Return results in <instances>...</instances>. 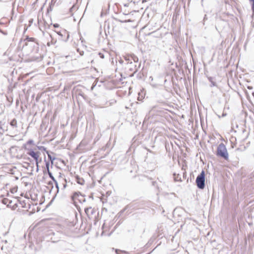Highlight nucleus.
<instances>
[{"label":"nucleus","instance_id":"1","mask_svg":"<svg viewBox=\"0 0 254 254\" xmlns=\"http://www.w3.org/2000/svg\"><path fill=\"white\" fill-rule=\"evenodd\" d=\"M217 155L223 158L225 160L228 159V153L226 147L223 143H221L217 147Z\"/></svg>","mask_w":254,"mask_h":254},{"label":"nucleus","instance_id":"2","mask_svg":"<svg viewBox=\"0 0 254 254\" xmlns=\"http://www.w3.org/2000/svg\"><path fill=\"white\" fill-rule=\"evenodd\" d=\"M196 183L197 187L200 189H204L205 187V173L202 171L201 173L197 177Z\"/></svg>","mask_w":254,"mask_h":254},{"label":"nucleus","instance_id":"3","mask_svg":"<svg viewBox=\"0 0 254 254\" xmlns=\"http://www.w3.org/2000/svg\"><path fill=\"white\" fill-rule=\"evenodd\" d=\"M27 150L28 151L27 154L32 157L35 162H37L41 154L40 152L39 151H34L32 149H27Z\"/></svg>","mask_w":254,"mask_h":254},{"label":"nucleus","instance_id":"4","mask_svg":"<svg viewBox=\"0 0 254 254\" xmlns=\"http://www.w3.org/2000/svg\"><path fill=\"white\" fill-rule=\"evenodd\" d=\"M72 199L73 200L75 199L78 200L80 202L82 201H85V199L84 198L83 196L79 192H75L73 193L72 195Z\"/></svg>","mask_w":254,"mask_h":254},{"label":"nucleus","instance_id":"5","mask_svg":"<svg viewBox=\"0 0 254 254\" xmlns=\"http://www.w3.org/2000/svg\"><path fill=\"white\" fill-rule=\"evenodd\" d=\"M84 210L85 212L88 216L92 215L95 212L94 209L91 207L85 208Z\"/></svg>","mask_w":254,"mask_h":254},{"label":"nucleus","instance_id":"6","mask_svg":"<svg viewBox=\"0 0 254 254\" xmlns=\"http://www.w3.org/2000/svg\"><path fill=\"white\" fill-rule=\"evenodd\" d=\"M2 202L3 204H5L8 207H12V201L11 200H9V199L7 198H4L2 200Z\"/></svg>","mask_w":254,"mask_h":254},{"label":"nucleus","instance_id":"7","mask_svg":"<svg viewBox=\"0 0 254 254\" xmlns=\"http://www.w3.org/2000/svg\"><path fill=\"white\" fill-rule=\"evenodd\" d=\"M48 174L50 177V178L53 181V182L55 183V185H56V187L57 188V189H58V190H59V186H58V182L57 181H56V180L55 179V178L54 177V176H53L52 173L49 171V172H48Z\"/></svg>","mask_w":254,"mask_h":254},{"label":"nucleus","instance_id":"8","mask_svg":"<svg viewBox=\"0 0 254 254\" xmlns=\"http://www.w3.org/2000/svg\"><path fill=\"white\" fill-rule=\"evenodd\" d=\"M125 59L127 62V64H129L130 65L133 64L132 62H131V56L127 55L125 56Z\"/></svg>","mask_w":254,"mask_h":254},{"label":"nucleus","instance_id":"9","mask_svg":"<svg viewBox=\"0 0 254 254\" xmlns=\"http://www.w3.org/2000/svg\"><path fill=\"white\" fill-rule=\"evenodd\" d=\"M76 180L77 183L80 185H83L84 183V180L82 178H80L79 176L76 177Z\"/></svg>","mask_w":254,"mask_h":254},{"label":"nucleus","instance_id":"10","mask_svg":"<svg viewBox=\"0 0 254 254\" xmlns=\"http://www.w3.org/2000/svg\"><path fill=\"white\" fill-rule=\"evenodd\" d=\"M4 123L2 122H0V133L2 134L5 129L3 128Z\"/></svg>","mask_w":254,"mask_h":254},{"label":"nucleus","instance_id":"11","mask_svg":"<svg viewBox=\"0 0 254 254\" xmlns=\"http://www.w3.org/2000/svg\"><path fill=\"white\" fill-rule=\"evenodd\" d=\"M10 125L11 127H17V121L16 120L14 119H13L10 123Z\"/></svg>","mask_w":254,"mask_h":254},{"label":"nucleus","instance_id":"12","mask_svg":"<svg viewBox=\"0 0 254 254\" xmlns=\"http://www.w3.org/2000/svg\"><path fill=\"white\" fill-rule=\"evenodd\" d=\"M131 62L133 61L134 63H137L138 62V58L134 55L131 56Z\"/></svg>","mask_w":254,"mask_h":254},{"label":"nucleus","instance_id":"13","mask_svg":"<svg viewBox=\"0 0 254 254\" xmlns=\"http://www.w3.org/2000/svg\"><path fill=\"white\" fill-rule=\"evenodd\" d=\"M76 9V7L74 5H73L69 9V11L71 13L73 11L75 10Z\"/></svg>","mask_w":254,"mask_h":254},{"label":"nucleus","instance_id":"14","mask_svg":"<svg viewBox=\"0 0 254 254\" xmlns=\"http://www.w3.org/2000/svg\"><path fill=\"white\" fill-rule=\"evenodd\" d=\"M49 166H50L49 162H46V169H47V172L50 171Z\"/></svg>","mask_w":254,"mask_h":254},{"label":"nucleus","instance_id":"15","mask_svg":"<svg viewBox=\"0 0 254 254\" xmlns=\"http://www.w3.org/2000/svg\"><path fill=\"white\" fill-rule=\"evenodd\" d=\"M136 65H134V69H133L132 68V66H131V67H130L129 69L131 70V71H133L134 72H135L137 71V69L136 68Z\"/></svg>","mask_w":254,"mask_h":254},{"label":"nucleus","instance_id":"16","mask_svg":"<svg viewBox=\"0 0 254 254\" xmlns=\"http://www.w3.org/2000/svg\"><path fill=\"white\" fill-rule=\"evenodd\" d=\"M250 1H252L253 2V4H252V9L254 12V0H249Z\"/></svg>","mask_w":254,"mask_h":254},{"label":"nucleus","instance_id":"17","mask_svg":"<svg viewBox=\"0 0 254 254\" xmlns=\"http://www.w3.org/2000/svg\"><path fill=\"white\" fill-rule=\"evenodd\" d=\"M48 157H49V158L50 159V160L51 161V162H52V164H53V160L55 159V158H52V156H51V155H50V154H48Z\"/></svg>","mask_w":254,"mask_h":254},{"label":"nucleus","instance_id":"18","mask_svg":"<svg viewBox=\"0 0 254 254\" xmlns=\"http://www.w3.org/2000/svg\"><path fill=\"white\" fill-rule=\"evenodd\" d=\"M99 56H100V57L102 59H104V55L103 53H99L98 54Z\"/></svg>","mask_w":254,"mask_h":254},{"label":"nucleus","instance_id":"19","mask_svg":"<svg viewBox=\"0 0 254 254\" xmlns=\"http://www.w3.org/2000/svg\"><path fill=\"white\" fill-rule=\"evenodd\" d=\"M64 182H65V183L64 184H63V189H64L66 187V181L65 179L64 180Z\"/></svg>","mask_w":254,"mask_h":254},{"label":"nucleus","instance_id":"20","mask_svg":"<svg viewBox=\"0 0 254 254\" xmlns=\"http://www.w3.org/2000/svg\"><path fill=\"white\" fill-rule=\"evenodd\" d=\"M36 167H37L36 171H37V172H38V170H39V164H38V161L36 162Z\"/></svg>","mask_w":254,"mask_h":254},{"label":"nucleus","instance_id":"21","mask_svg":"<svg viewBox=\"0 0 254 254\" xmlns=\"http://www.w3.org/2000/svg\"><path fill=\"white\" fill-rule=\"evenodd\" d=\"M33 143V141L32 140H29L27 142V144H32Z\"/></svg>","mask_w":254,"mask_h":254},{"label":"nucleus","instance_id":"22","mask_svg":"<svg viewBox=\"0 0 254 254\" xmlns=\"http://www.w3.org/2000/svg\"><path fill=\"white\" fill-rule=\"evenodd\" d=\"M209 80L211 82V84H212L211 86H215V82H214L212 81L211 80V79H209Z\"/></svg>","mask_w":254,"mask_h":254},{"label":"nucleus","instance_id":"23","mask_svg":"<svg viewBox=\"0 0 254 254\" xmlns=\"http://www.w3.org/2000/svg\"><path fill=\"white\" fill-rule=\"evenodd\" d=\"M0 32H1V33H2L4 35H7V33L6 32L2 31L1 29H0Z\"/></svg>","mask_w":254,"mask_h":254},{"label":"nucleus","instance_id":"24","mask_svg":"<svg viewBox=\"0 0 254 254\" xmlns=\"http://www.w3.org/2000/svg\"><path fill=\"white\" fill-rule=\"evenodd\" d=\"M54 26L55 27H56H56H59V24H55L54 25Z\"/></svg>","mask_w":254,"mask_h":254},{"label":"nucleus","instance_id":"25","mask_svg":"<svg viewBox=\"0 0 254 254\" xmlns=\"http://www.w3.org/2000/svg\"><path fill=\"white\" fill-rule=\"evenodd\" d=\"M27 39L28 40V41H32L33 39V38H27Z\"/></svg>","mask_w":254,"mask_h":254},{"label":"nucleus","instance_id":"26","mask_svg":"<svg viewBox=\"0 0 254 254\" xmlns=\"http://www.w3.org/2000/svg\"><path fill=\"white\" fill-rule=\"evenodd\" d=\"M131 20H125L124 22H130Z\"/></svg>","mask_w":254,"mask_h":254},{"label":"nucleus","instance_id":"27","mask_svg":"<svg viewBox=\"0 0 254 254\" xmlns=\"http://www.w3.org/2000/svg\"><path fill=\"white\" fill-rule=\"evenodd\" d=\"M248 88L250 89H252V87L248 86Z\"/></svg>","mask_w":254,"mask_h":254},{"label":"nucleus","instance_id":"28","mask_svg":"<svg viewBox=\"0 0 254 254\" xmlns=\"http://www.w3.org/2000/svg\"><path fill=\"white\" fill-rule=\"evenodd\" d=\"M41 161V159H40V160H38V163Z\"/></svg>","mask_w":254,"mask_h":254},{"label":"nucleus","instance_id":"29","mask_svg":"<svg viewBox=\"0 0 254 254\" xmlns=\"http://www.w3.org/2000/svg\"><path fill=\"white\" fill-rule=\"evenodd\" d=\"M58 34L59 35H62V34H61V33H60V32H58Z\"/></svg>","mask_w":254,"mask_h":254},{"label":"nucleus","instance_id":"30","mask_svg":"<svg viewBox=\"0 0 254 254\" xmlns=\"http://www.w3.org/2000/svg\"><path fill=\"white\" fill-rule=\"evenodd\" d=\"M13 191H14V190H12L11 191V192H13Z\"/></svg>","mask_w":254,"mask_h":254},{"label":"nucleus","instance_id":"31","mask_svg":"<svg viewBox=\"0 0 254 254\" xmlns=\"http://www.w3.org/2000/svg\"><path fill=\"white\" fill-rule=\"evenodd\" d=\"M13 191H14V190H12L11 191V192H13Z\"/></svg>","mask_w":254,"mask_h":254}]
</instances>
